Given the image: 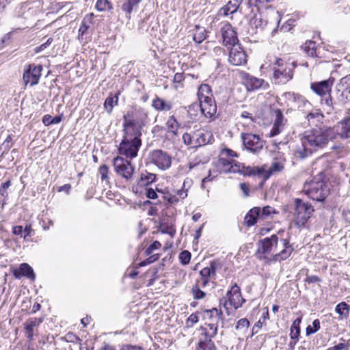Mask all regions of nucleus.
Segmentation results:
<instances>
[{
    "instance_id": "60",
    "label": "nucleus",
    "mask_w": 350,
    "mask_h": 350,
    "mask_svg": "<svg viewBox=\"0 0 350 350\" xmlns=\"http://www.w3.org/2000/svg\"><path fill=\"white\" fill-rule=\"evenodd\" d=\"M321 281V279L318 277V276H316V275H310V276H308L304 282H307V283H316V282H319Z\"/></svg>"
},
{
    "instance_id": "8",
    "label": "nucleus",
    "mask_w": 350,
    "mask_h": 350,
    "mask_svg": "<svg viewBox=\"0 0 350 350\" xmlns=\"http://www.w3.org/2000/svg\"><path fill=\"white\" fill-rule=\"evenodd\" d=\"M149 159L151 163L162 170L170 168L172 164V158L169 154L160 149L151 151L149 154Z\"/></svg>"
},
{
    "instance_id": "23",
    "label": "nucleus",
    "mask_w": 350,
    "mask_h": 350,
    "mask_svg": "<svg viewBox=\"0 0 350 350\" xmlns=\"http://www.w3.org/2000/svg\"><path fill=\"white\" fill-rule=\"evenodd\" d=\"M238 173L243 174V176H258L262 178V169L261 167H250L245 166L241 163L240 169L237 171Z\"/></svg>"
},
{
    "instance_id": "20",
    "label": "nucleus",
    "mask_w": 350,
    "mask_h": 350,
    "mask_svg": "<svg viewBox=\"0 0 350 350\" xmlns=\"http://www.w3.org/2000/svg\"><path fill=\"white\" fill-rule=\"evenodd\" d=\"M284 167L283 161H273L269 168L265 165H262V179L267 180L273 174L282 172Z\"/></svg>"
},
{
    "instance_id": "42",
    "label": "nucleus",
    "mask_w": 350,
    "mask_h": 350,
    "mask_svg": "<svg viewBox=\"0 0 350 350\" xmlns=\"http://www.w3.org/2000/svg\"><path fill=\"white\" fill-rule=\"evenodd\" d=\"M166 125L167 126L169 132H171L173 135L176 134V131L178 129V125L176 120L174 118V116L170 117V118L167 121Z\"/></svg>"
},
{
    "instance_id": "49",
    "label": "nucleus",
    "mask_w": 350,
    "mask_h": 350,
    "mask_svg": "<svg viewBox=\"0 0 350 350\" xmlns=\"http://www.w3.org/2000/svg\"><path fill=\"white\" fill-rule=\"evenodd\" d=\"M89 25L87 23L86 17L82 21L81 25L79 29V38H83V36L87 32L89 29Z\"/></svg>"
},
{
    "instance_id": "29",
    "label": "nucleus",
    "mask_w": 350,
    "mask_h": 350,
    "mask_svg": "<svg viewBox=\"0 0 350 350\" xmlns=\"http://www.w3.org/2000/svg\"><path fill=\"white\" fill-rule=\"evenodd\" d=\"M215 265L214 263H211L210 267H205L200 271V274L201 275L202 280V285L203 287H205L209 282V277L211 274L215 273Z\"/></svg>"
},
{
    "instance_id": "51",
    "label": "nucleus",
    "mask_w": 350,
    "mask_h": 350,
    "mask_svg": "<svg viewBox=\"0 0 350 350\" xmlns=\"http://www.w3.org/2000/svg\"><path fill=\"white\" fill-rule=\"evenodd\" d=\"M221 156H226V157H229L232 159L233 157H237V154L231 149L229 148H224L221 150Z\"/></svg>"
},
{
    "instance_id": "6",
    "label": "nucleus",
    "mask_w": 350,
    "mask_h": 350,
    "mask_svg": "<svg viewBox=\"0 0 350 350\" xmlns=\"http://www.w3.org/2000/svg\"><path fill=\"white\" fill-rule=\"evenodd\" d=\"M113 165L116 173L125 180H129L133 178L135 168L131 161L118 156L113 159Z\"/></svg>"
},
{
    "instance_id": "44",
    "label": "nucleus",
    "mask_w": 350,
    "mask_h": 350,
    "mask_svg": "<svg viewBox=\"0 0 350 350\" xmlns=\"http://www.w3.org/2000/svg\"><path fill=\"white\" fill-rule=\"evenodd\" d=\"M308 121H312V123H315L314 120L317 122H321L323 118V115L320 112L319 109H316L307 116Z\"/></svg>"
},
{
    "instance_id": "53",
    "label": "nucleus",
    "mask_w": 350,
    "mask_h": 350,
    "mask_svg": "<svg viewBox=\"0 0 350 350\" xmlns=\"http://www.w3.org/2000/svg\"><path fill=\"white\" fill-rule=\"evenodd\" d=\"M196 323H197V313H193L187 319L186 325L187 327H193Z\"/></svg>"
},
{
    "instance_id": "16",
    "label": "nucleus",
    "mask_w": 350,
    "mask_h": 350,
    "mask_svg": "<svg viewBox=\"0 0 350 350\" xmlns=\"http://www.w3.org/2000/svg\"><path fill=\"white\" fill-rule=\"evenodd\" d=\"M200 108L202 114L204 117L209 118L215 115L217 111L215 100L208 96H205L203 100H200Z\"/></svg>"
},
{
    "instance_id": "61",
    "label": "nucleus",
    "mask_w": 350,
    "mask_h": 350,
    "mask_svg": "<svg viewBox=\"0 0 350 350\" xmlns=\"http://www.w3.org/2000/svg\"><path fill=\"white\" fill-rule=\"evenodd\" d=\"M263 21L261 19H258L256 18H253L250 21L251 26L255 25L256 28L261 27L262 26Z\"/></svg>"
},
{
    "instance_id": "4",
    "label": "nucleus",
    "mask_w": 350,
    "mask_h": 350,
    "mask_svg": "<svg viewBox=\"0 0 350 350\" xmlns=\"http://www.w3.org/2000/svg\"><path fill=\"white\" fill-rule=\"evenodd\" d=\"M303 191L312 200L323 202L327 196L329 189L323 181L312 179L304 183Z\"/></svg>"
},
{
    "instance_id": "7",
    "label": "nucleus",
    "mask_w": 350,
    "mask_h": 350,
    "mask_svg": "<svg viewBox=\"0 0 350 350\" xmlns=\"http://www.w3.org/2000/svg\"><path fill=\"white\" fill-rule=\"evenodd\" d=\"M42 70L43 67L40 64H29L23 73V79L25 85L33 86L38 84Z\"/></svg>"
},
{
    "instance_id": "48",
    "label": "nucleus",
    "mask_w": 350,
    "mask_h": 350,
    "mask_svg": "<svg viewBox=\"0 0 350 350\" xmlns=\"http://www.w3.org/2000/svg\"><path fill=\"white\" fill-rule=\"evenodd\" d=\"M159 254H153V255H150V256L146 258V260L142 261L141 262H139V267H144V266H146L147 265H149L150 263H152L154 262H155L157 260L159 259Z\"/></svg>"
},
{
    "instance_id": "10",
    "label": "nucleus",
    "mask_w": 350,
    "mask_h": 350,
    "mask_svg": "<svg viewBox=\"0 0 350 350\" xmlns=\"http://www.w3.org/2000/svg\"><path fill=\"white\" fill-rule=\"evenodd\" d=\"M278 241V237L276 234H273L270 237L265 238L258 243V252L263 255L260 256L264 259H268V256L271 255L273 252V249L276 247Z\"/></svg>"
},
{
    "instance_id": "36",
    "label": "nucleus",
    "mask_w": 350,
    "mask_h": 350,
    "mask_svg": "<svg viewBox=\"0 0 350 350\" xmlns=\"http://www.w3.org/2000/svg\"><path fill=\"white\" fill-rule=\"evenodd\" d=\"M250 326V321L246 318L239 319L235 326V329L241 334H245Z\"/></svg>"
},
{
    "instance_id": "27",
    "label": "nucleus",
    "mask_w": 350,
    "mask_h": 350,
    "mask_svg": "<svg viewBox=\"0 0 350 350\" xmlns=\"http://www.w3.org/2000/svg\"><path fill=\"white\" fill-rule=\"evenodd\" d=\"M243 79L245 88H262L264 83V80L251 76L247 73L243 74Z\"/></svg>"
},
{
    "instance_id": "28",
    "label": "nucleus",
    "mask_w": 350,
    "mask_h": 350,
    "mask_svg": "<svg viewBox=\"0 0 350 350\" xmlns=\"http://www.w3.org/2000/svg\"><path fill=\"white\" fill-rule=\"evenodd\" d=\"M142 0H126L121 5L122 10L125 12L127 18H131V14L134 9L137 8Z\"/></svg>"
},
{
    "instance_id": "50",
    "label": "nucleus",
    "mask_w": 350,
    "mask_h": 350,
    "mask_svg": "<svg viewBox=\"0 0 350 350\" xmlns=\"http://www.w3.org/2000/svg\"><path fill=\"white\" fill-rule=\"evenodd\" d=\"M295 20L294 19H289L280 28L281 31H284L285 32L289 31L293 29V27L295 26Z\"/></svg>"
},
{
    "instance_id": "15",
    "label": "nucleus",
    "mask_w": 350,
    "mask_h": 350,
    "mask_svg": "<svg viewBox=\"0 0 350 350\" xmlns=\"http://www.w3.org/2000/svg\"><path fill=\"white\" fill-rule=\"evenodd\" d=\"M227 301L234 309L242 306L245 299L242 297L240 288L235 284L226 294Z\"/></svg>"
},
{
    "instance_id": "43",
    "label": "nucleus",
    "mask_w": 350,
    "mask_h": 350,
    "mask_svg": "<svg viewBox=\"0 0 350 350\" xmlns=\"http://www.w3.org/2000/svg\"><path fill=\"white\" fill-rule=\"evenodd\" d=\"M13 142L12 140V137L8 135L6 139L4 140L3 143L2 144L1 146L0 147V149H3V152L0 155V157H3L5 153L8 152L10 149L12 147Z\"/></svg>"
},
{
    "instance_id": "19",
    "label": "nucleus",
    "mask_w": 350,
    "mask_h": 350,
    "mask_svg": "<svg viewBox=\"0 0 350 350\" xmlns=\"http://www.w3.org/2000/svg\"><path fill=\"white\" fill-rule=\"evenodd\" d=\"M333 129L335 135H338L342 139L350 138V119L347 117L340 121Z\"/></svg>"
},
{
    "instance_id": "2",
    "label": "nucleus",
    "mask_w": 350,
    "mask_h": 350,
    "mask_svg": "<svg viewBox=\"0 0 350 350\" xmlns=\"http://www.w3.org/2000/svg\"><path fill=\"white\" fill-rule=\"evenodd\" d=\"M221 314L222 312L216 308L203 311L202 318L204 323L198 329L201 336L198 342V350H215L211 338L217 334V324Z\"/></svg>"
},
{
    "instance_id": "39",
    "label": "nucleus",
    "mask_w": 350,
    "mask_h": 350,
    "mask_svg": "<svg viewBox=\"0 0 350 350\" xmlns=\"http://www.w3.org/2000/svg\"><path fill=\"white\" fill-rule=\"evenodd\" d=\"M334 83V78L329 77L328 79L322 80L319 82L312 83L310 88H331Z\"/></svg>"
},
{
    "instance_id": "11",
    "label": "nucleus",
    "mask_w": 350,
    "mask_h": 350,
    "mask_svg": "<svg viewBox=\"0 0 350 350\" xmlns=\"http://www.w3.org/2000/svg\"><path fill=\"white\" fill-rule=\"evenodd\" d=\"M293 77V68L291 66H284V69L273 68L272 81L275 85H285L291 80Z\"/></svg>"
},
{
    "instance_id": "18",
    "label": "nucleus",
    "mask_w": 350,
    "mask_h": 350,
    "mask_svg": "<svg viewBox=\"0 0 350 350\" xmlns=\"http://www.w3.org/2000/svg\"><path fill=\"white\" fill-rule=\"evenodd\" d=\"M12 273L17 279H20L22 276L26 277L32 281L36 279V274L32 267L25 262L21 264L18 269H14Z\"/></svg>"
},
{
    "instance_id": "3",
    "label": "nucleus",
    "mask_w": 350,
    "mask_h": 350,
    "mask_svg": "<svg viewBox=\"0 0 350 350\" xmlns=\"http://www.w3.org/2000/svg\"><path fill=\"white\" fill-rule=\"evenodd\" d=\"M124 136L122 139L119 147L120 154L125 156L131 159L137 156V152L142 146V126L135 120H128L124 123Z\"/></svg>"
},
{
    "instance_id": "58",
    "label": "nucleus",
    "mask_w": 350,
    "mask_h": 350,
    "mask_svg": "<svg viewBox=\"0 0 350 350\" xmlns=\"http://www.w3.org/2000/svg\"><path fill=\"white\" fill-rule=\"evenodd\" d=\"M345 349H348V345L345 343H339L333 347H330L327 348L326 350H342Z\"/></svg>"
},
{
    "instance_id": "35",
    "label": "nucleus",
    "mask_w": 350,
    "mask_h": 350,
    "mask_svg": "<svg viewBox=\"0 0 350 350\" xmlns=\"http://www.w3.org/2000/svg\"><path fill=\"white\" fill-rule=\"evenodd\" d=\"M62 115L52 117L51 115L46 114L42 117V121L45 126H49L51 124H59L62 121Z\"/></svg>"
},
{
    "instance_id": "12",
    "label": "nucleus",
    "mask_w": 350,
    "mask_h": 350,
    "mask_svg": "<svg viewBox=\"0 0 350 350\" xmlns=\"http://www.w3.org/2000/svg\"><path fill=\"white\" fill-rule=\"evenodd\" d=\"M284 233V230H280L278 232V234L281 237V241L282 242L284 248L281 252L276 253L273 256V259L275 261L286 260L291 255L294 250L293 246L289 243V236L288 235L286 238H283L282 236Z\"/></svg>"
},
{
    "instance_id": "1",
    "label": "nucleus",
    "mask_w": 350,
    "mask_h": 350,
    "mask_svg": "<svg viewBox=\"0 0 350 350\" xmlns=\"http://www.w3.org/2000/svg\"><path fill=\"white\" fill-rule=\"evenodd\" d=\"M334 138L335 131L331 127L324 126L306 131L300 136L301 145L297 146L295 155L304 159L318 148L325 147Z\"/></svg>"
},
{
    "instance_id": "34",
    "label": "nucleus",
    "mask_w": 350,
    "mask_h": 350,
    "mask_svg": "<svg viewBox=\"0 0 350 350\" xmlns=\"http://www.w3.org/2000/svg\"><path fill=\"white\" fill-rule=\"evenodd\" d=\"M152 105L155 109L159 111H169L171 109V105L166 104V103L163 99L159 98V97H156L153 100Z\"/></svg>"
},
{
    "instance_id": "5",
    "label": "nucleus",
    "mask_w": 350,
    "mask_h": 350,
    "mask_svg": "<svg viewBox=\"0 0 350 350\" xmlns=\"http://www.w3.org/2000/svg\"><path fill=\"white\" fill-rule=\"evenodd\" d=\"M294 211L295 224L301 227L304 226L311 217L314 212V208L308 202H305L301 199L296 198L294 202Z\"/></svg>"
},
{
    "instance_id": "40",
    "label": "nucleus",
    "mask_w": 350,
    "mask_h": 350,
    "mask_svg": "<svg viewBox=\"0 0 350 350\" xmlns=\"http://www.w3.org/2000/svg\"><path fill=\"white\" fill-rule=\"evenodd\" d=\"M270 1V0H247V5L249 8L254 6L258 11H260L261 8H267L266 3Z\"/></svg>"
},
{
    "instance_id": "17",
    "label": "nucleus",
    "mask_w": 350,
    "mask_h": 350,
    "mask_svg": "<svg viewBox=\"0 0 350 350\" xmlns=\"http://www.w3.org/2000/svg\"><path fill=\"white\" fill-rule=\"evenodd\" d=\"M218 165L226 173H237V171L240 169L241 163L232 159H227L221 156L218 160Z\"/></svg>"
},
{
    "instance_id": "63",
    "label": "nucleus",
    "mask_w": 350,
    "mask_h": 350,
    "mask_svg": "<svg viewBox=\"0 0 350 350\" xmlns=\"http://www.w3.org/2000/svg\"><path fill=\"white\" fill-rule=\"evenodd\" d=\"M32 231L33 230L31 225H26L25 228H23V232H25L24 239H25L27 237H31Z\"/></svg>"
},
{
    "instance_id": "26",
    "label": "nucleus",
    "mask_w": 350,
    "mask_h": 350,
    "mask_svg": "<svg viewBox=\"0 0 350 350\" xmlns=\"http://www.w3.org/2000/svg\"><path fill=\"white\" fill-rule=\"evenodd\" d=\"M261 213V209L259 207H254L252 208L245 215V223L247 226H252L254 225L257 219L260 218V214Z\"/></svg>"
},
{
    "instance_id": "24",
    "label": "nucleus",
    "mask_w": 350,
    "mask_h": 350,
    "mask_svg": "<svg viewBox=\"0 0 350 350\" xmlns=\"http://www.w3.org/2000/svg\"><path fill=\"white\" fill-rule=\"evenodd\" d=\"M241 0H234V2L231 1H228V3L223 6L219 10V14L220 16H227L229 14H232L236 12L239 7Z\"/></svg>"
},
{
    "instance_id": "37",
    "label": "nucleus",
    "mask_w": 350,
    "mask_h": 350,
    "mask_svg": "<svg viewBox=\"0 0 350 350\" xmlns=\"http://www.w3.org/2000/svg\"><path fill=\"white\" fill-rule=\"evenodd\" d=\"M278 213L279 212L276 211L273 207L270 206H266L261 209L260 216L261 219H265L267 218H272L273 214Z\"/></svg>"
},
{
    "instance_id": "59",
    "label": "nucleus",
    "mask_w": 350,
    "mask_h": 350,
    "mask_svg": "<svg viewBox=\"0 0 350 350\" xmlns=\"http://www.w3.org/2000/svg\"><path fill=\"white\" fill-rule=\"evenodd\" d=\"M146 197L149 199H156L157 194L153 189L149 188L146 190Z\"/></svg>"
},
{
    "instance_id": "64",
    "label": "nucleus",
    "mask_w": 350,
    "mask_h": 350,
    "mask_svg": "<svg viewBox=\"0 0 350 350\" xmlns=\"http://www.w3.org/2000/svg\"><path fill=\"white\" fill-rule=\"evenodd\" d=\"M120 350H141V348L137 346L129 345L123 346Z\"/></svg>"
},
{
    "instance_id": "9",
    "label": "nucleus",
    "mask_w": 350,
    "mask_h": 350,
    "mask_svg": "<svg viewBox=\"0 0 350 350\" xmlns=\"http://www.w3.org/2000/svg\"><path fill=\"white\" fill-rule=\"evenodd\" d=\"M241 139L244 147L251 152H258L263 147V141L257 135L243 133Z\"/></svg>"
},
{
    "instance_id": "33",
    "label": "nucleus",
    "mask_w": 350,
    "mask_h": 350,
    "mask_svg": "<svg viewBox=\"0 0 350 350\" xmlns=\"http://www.w3.org/2000/svg\"><path fill=\"white\" fill-rule=\"evenodd\" d=\"M349 306L344 301L338 304L335 308L336 312L340 314L341 319L347 318L349 316Z\"/></svg>"
},
{
    "instance_id": "14",
    "label": "nucleus",
    "mask_w": 350,
    "mask_h": 350,
    "mask_svg": "<svg viewBox=\"0 0 350 350\" xmlns=\"http://www.w3.org/2000/svg\"><path fill=\"white\" fill-rule=\"evenodd\" d=\"M221 34L226 46L230 48L239 44L237 33L230 25H226L221 29Z\"/></svg>"
},
{
    "instance_id": "25",
    "label": "nucleus",
    "mask_w": 350,
    "mask_h": 350,
    "mask_svg": "<svg viewBox=\"0 0 350 350\" xmlns=\"http://www.w3.org/2000/svg\"><path fill=\"white\" fill-rule=\"evenodd\" d=\"M159 230L163 234H168L172 237L176 233L174 225L172 223V219L167 217L162 219L160 223Z\"/></svg>"
},
{
    "instance_id": "21",
    "label": "nucleus",
    "mask_w": 350,
    "mask_h": 350,
    "mask_svg": "<svg viewBox=\"0 0 350 350\" xmlns=\"http://www.w3.org/2000/svg\"><path fill=\"white\" fill-rule=\"evenodd\" d=\"M275 119L273 123V126L270 131V137H274L278 135L282 130L286 121L284 119V116L280 109L275 110Z\"/></svg>"
},
{
    "instance_id": "30",
    "label": "nucleus",
    "mask_w": 350,
    "mask_h": 350,
    "mask_svg": "<svg viewBox=\"0 0 350 350\" xmlns=\"http://www.w3.org/2000/svg\"><path fill=\"white\" fill-rule=\"evenodd\" d=\"M119 94L120 92L114 94L111 92L106 98L104 103V107L108 113H111L113 110V106L118 105Z\"/></svg>"
},
{
    "instance_id": "57",
    "label": "nucleus",
    "mask_w": 350,
    "mask_h": 350,
    "mask_svg": "<svg viewBox=\"0 0 350 350\" xmlns=\"http://www.w3.org/2000/svg\"><path fill=\"white\" fill-rule=\"evenodd\" d=\"M239 187L241 189V190L243 191V196L244 197H247L250 196V188H249V185L245 183H242L239 185Z\"/></svg>"
},
{
    "instance_id": "46",
    "label": "nucleus",
    "mask_w": 350,
    "mask_h": 350,
    "mask_svg": "<svg viewBox=\"0 0 350 350\" xmlns=\"http://www.w3.org/2000/svg\"><path fill=\"white\" fill-rule=\"evenodd\" d=\"M11 185V180L10 179L7 180L5 182L3 183L0 187V195L6 199L8 198V189Z\"/></svg>"
},
{
    "instance_id": "56",
    "label": "nucleus",
    "mask_w": 350,
    "mask_h": 350,
    "mask_svg": "<svg viewBox=\"0 0 350 350\" xmlns=\"http://www.w3.org/2000/svg\"><path fill=\"white\" fill-rule=\"evenodd\" d=\"M53 42V38H48V40H46V42L42 44L40 46H38L35 49V51L36 53H38V52H40L41 51H43L44 49H45L49 45H50L51 44V42Z\"/></svg>"
},
{
    "instance_id": "54",
    "label": "nucleus",
    "mask_w": 350,
    "mask_h": 350,
    "mask_svg": "<svg viewBox=\"0 0 350 350\" xmlns=\"http://www.w3.org/2000/svg\"><path fill=\"white\" fill-rule=\"evenodd\" d=\"M99 173L100 174L101 179L105 180L108 178V167L106 165H103L99 167Z\"/></svg>"
},
{
    "instance_id": "32",
    "label": "nucleus",
    "mask_w": 350,
    "mask_h": 350,
    "mask_svg": "<svg viewBox=\"0 0 350 350\" xmlns=\"http://www.w3.org/2000/svg\"><path fill=\"white\" fill-rule=\"evenodd\" d=\"M198 135V147L207 144H211L213 141V134L210 131L200 133Z\"/></svg>"
},
{
    "instance_id": "52",
    "label": "nucleus",
    "mask_w": 350,
    "mask_h": 350,
    "mask_svg": "<svg viewBox=\"0 0 350 350\" xmlns=\"http://www.w3.org/2000/svg\"><path fill=\"white\" fill-rule=\"evenodd\" d=\"M207 31L204 27L198 25V45L206 39Z\"/></svg>"
},
{
    "instance_id": "38",
    "label": "nucleus",
    "mask_w": 350,
    "mask_h": 350,
    "mask_svg": "<svg viewBox=\"0 0 350 350\" xmlns=\"http://www.w3.org/2000/svg\"><path fill=\"white\" fill-rule=\"evenodd\" d=\"M95 7L99 12L111 11L113 8L112 3L108 0H97Z\"/></svg>"
},
{
    "instance_id": "45",
    "label": "nucleus",
    "mask_w": 350,
    "mask_h": 350,
    "mask_svg": "<svg viewBox=\"0 0 350 350\" xmlns=\"http://www.w3.org/2000/svg\"><path fill=\"white\" fill-rule=\"evenodd\" d=\"M320 321L319 319H315L312 322V325H308L306 327V335L309 336L310 334H314L320 329Z\"/></svg>"
},
{
    "instance_id": "41",
    "label": "nucleus",
    "mask_w": 350,
    "mask_h": 350,
    "mask_svg": "<svg viewBox=\"0 0 350 350\" xmlns=\"http://www.w3.org/2000/svg\"><path fill=\"white\" fill-rule=\"evenodd\" d=\"M155 179L156 175L154 174L146 172V174L142 173L140 182H142L145 185H148L154 182Z\"/></svg>"
},
{
    "instance_id": "31",
    "label": "nucleus",
    "mask_w": 350,
    "mask_h": 350,
    "mask_svg": "<svg viewBox=\"0 0 350 350\" xmlns=\"http://www.w3.org/2000/svg\"><path fill=\"white\" fill-rule=\"evenodd\" d=\"M301 319L297 318L292 323L291 327V340H298L299 336L300 334V327L299 325L301 323Z\"/></svg>"
},
{
    "instance_id": "22",
    "label": "nucleus",
    "mask_w": 350,
    "mask_h": 350,
    "mask_svg": "<svg viewBox=\"0 0 350 350\" xmlns=\"http://www.w3.org/2000/svg\"><path fill=\"white\" fill-rule=\"evenodd\" d=\"M42 322V318H31L25 321L24 328L26 331V336L29 340H33L34 328L39 326Z\"/></svg>"
},
{
    "instance_id": "47",
    "label": "nucleus",
    "mask_w": 350,
    "mask_h": 350,
    "mask_svg": "<svg viewBox=\"0 0 350 350\" xmlns=\"http://www.w3.org/2000/svg\"><path fill=\"white\" fill-rule=\"evenodd\" d=\"M191 254L187 250L181 252L179 254V260L183 265H187L191 260Z\"/></svg>"
},
{
    "instance_id": "55",
    "label": "nucleus",
    "mask_w": 350,
    "mask_h": 350,
    "mask_svg": "<svg viewBox=\"0 0 350 350\" xmlns=\"http://www.w3.org/2000/svg\"><path fill=\"white\" fill-rule=\"evenodd\" d=\"M338 85L344 88H350V75L342 78Z\"/></svg>"
},
{
    "instance_id": "62",
    "label": "nucleus",
    "mask_w": 350,
    "mask_h": 350,
    "mask_svg": "<svg viewBox=\"0 0 350 350\" xmlns=\"http://www.w3.org/2000/svg\"><path fill=\"white\" fill-rule=\"evenodd\" d=\"M12 232L15 235L22 236L23 232V228L21 226H16L13 227Z\"/></svg>"
},
{
    "instance_id": "13",
    "label": "nucleus",
    "mask_w": 350,
    "mask_h": 350,
    "mask_svg": "<svg viewBox=\"0 0 350 350\" xmlns=\"http://www.w3.org/2000/svg\"><path fill=\"white\" fill-rule=\"evenodd\" d=\"M246 53L241 44L230 47L229 52V62L234 66H240L246 63Z\"/></svg>"
}]
</instances>
